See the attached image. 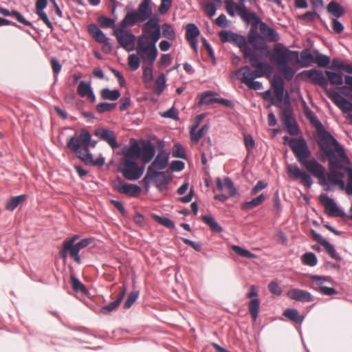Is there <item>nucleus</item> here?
<instances>
[{"label": "nucleus", "mask_w": 352, "mask_h": 352, "mask_svg": "<svg viewBox=\"0 0 352 352\" xmlns=\"http://www.w3.org/2000/svg\"><path fill=\"white\" fill-rule=\"evenodd\" d=\"M323 153L328 158L329 170L322 182L324 190L330 192L338 187L348 195H352V162L344 146L326 148Z\"/></svg>", "instance_id": "f257e3e1"}, {"label": "nucleus", "mask_w": 352, "mask_h": 352, "mask_svg": "<svg viewBox=\"0 0 352 352\" xmlns=\"http://www.w3.org/2000/svg\"><path fill=\"white\" fill-rule=\"evenodd\" d=\"M297 76L304 81L322 86L326 92L331 96V91L329 89V82L337 86V91L352 100V76L344 75V73L331 69L325 70L324 73L316 68L303 70Z\"/></svg>", "instance_id": "f03ea898"}, {"label": "nucleus", "mask_w": 352, "mask_h": 352, "mask_svg": "<svg viewBox=\"0 0 352 352\" xmlns=\"http://www.w3.org/2000/svg\"><path fill=\"white\" fill-rule=\"evenodd\" d=\"M142 144H139L137 139L132 138L129 144L124 145L118 154H122L124 157H134L140 158L144 164L153 161L156 155L157 146L152 142L151 139H141Z\"/></svg>", "instance_id": "7ed1b4c3"}, {"label": "nucleus", "mask_w": 352, "mask_h": 352, "mask_svg": "<svg viewBox=\"0 0 352 352\" xmlns=\"http://www.w3.org/2000/svg\"><path fill=\"white\" fill-rule=\"evenodd\" d=\"M305 107V116L309 122L314 126L318 133V144L322 150L325 151L326 148L332 149L335 147L343 146L333 135L327 130L316 114L308 107L306 102L303 100Z\"/></svg>", "instance_id": "20e7f679"}, {"label": "nucleus", "mask_w": 352, "mask_h": 352, "mask_svg": "<svg viewBox=\"0 0 352 352\" xmlns=\"http://www.w3.org/2000/svg\"><path fill=\"white\" fill-rule=\"evenodd\" d=\"M305 107V116L309 122L314 126L318 133V144L322 150L325 151L326 148L332 149L335 147L343 146L333 135L327 130L316 114L308 107L306 102L303 100Z\"/></svg>", "instance_id": "39448f33"}, {"label": "nucleus", "mask_w": 352, "mask_h": 352, "mask_svg": "<svg viewBox=\"0 0 352 352\" xmlns=\"http://www.w3.org/2000/svg\"><path fill=\"white\" fill-rule=\"evenodd\" d=\"M246 58L248 59L251 65L255 69L252 70L249 65L242 67L236 72L237 76L241 75L240 78L255 80L263 76L264 74L267 75L271 74L272 66L258 52H254Z\"/></svg>", "instance_id": "423d86ee"}, {"label": "nucleus", "mask_w": 352, "mask_h": 352, "mask_svg": "<svg viewBox=\"0 0 352 352\" xmlns=\"http://www.w3.org/2000/svg\"><path fill=\"white\" fill-rule=\"evenodd\" d=\"M248 38L254 52H264L265 49L269 48L267 42H278L280 36L277 31L267 23L261 28L260 31L256 29H250Z\"/></svg>", "instance_id": "0eeeda50"}, {"label": "nucleus", "mask_w": 352, "mask_h": 352, "mask_svg": "<svg viewBox=\"0 0 352 352\" xmlns=\"http://www.w3.org/2000/svg\"><path fill=\"white\" fill-rule=\"evenodd\" d=\"M258 53L264 58L270 56L272 61L276 63L277 67L289 62L294 64V59H298V51L291 50L282 43H277L272 50L269 47Z\"/></svg>", "instance_id": "6e6552de"}, {"label": "nucleus", "mask_w": 352, "mask_h": 352, "mask_svg": "<svg viewBox=\"0 0 352 352\" xmlns=\"http://www.w3.org/2000/svg\"><path fill=\"white\" fill-rule=\"evenodd\" d=\"M218 35L222 43H229L238 47L245 58L254 53V49L250 44L248 33L245 36L231 30L223 29L219 32Z\"/></svg>", "instance_id": "1a4fd4ad"}, {"label": "nucleus", "mask_w": 352, "mask_h": 352, "mask_svg": "<svg viewBox=\"0 0 352 352\" xmlns=\"http://www.w3.org/2000/svg\"><path fill=\"white\" fill-rule=\"evenodd\" d=\"M152 0H141L136 10L131 6H126L124 21L131 25H137L147 21L151 16L153 11Z\"/></svg>", "instance_id": "9d476101"}, {"label": "nucleus", "mask_w": 352, "mask_h": 352, "mask_svg": "<svg viewBox=\"0 0 352 352\" xmlns=\"http://www.w3.org/2000/svg\"><path fill=\"white\" fill-rule=\"evenodd\" d=\"M133 26L134 25L128 22L124 23L123 19L118 25L116 29L113 30V35L116 36L119 45L128 52L133 51L135 47L137 36L128 28Z\"/></svg>", "instance_id": "9b49d317"}, {"label": "nucleus", "mask_w": 352, "mask_h": 352, "mask_svg": "<svg viewBox=\"0 0 352 352\" xmlns=\"http://www.w3.org/2000/svg\"><path fill=\"white\" fill-rule=\"evenodd\" d=\"M144 162L140 166L134 157H124V160L118 165V170L123 177L129 181H137L144 174L145 170Z\"/></svg>", "instance_id": "f8f14e48"}, {"label": "nucleus", "mask_w": 352, "mask_h": 352, "mask_svg": "<svg viewBox=\"0 0 352 352\" xmlns=\"http://www.w3.org/2000/svg\"><path fill=\"white\" fill-rule=\"evenodd\" d=\"M66 146L87 166L102 167L105 164L106 160L102 154H100L96 159H94L92 153L84 155L81 147L78 146V144H76L73 140L70 143L66 142Z\"/></svg>", "instance_id": "ddd939ff"}, {"label": "nucleus", "mask_w": 352, "mask_h": 352, "mask_svg": "<svg viewBox=\"0 0 352 352\" xmlns=\"http://www.w3.org/2000/svg\"><path fill=\"white\" fill-rule=\"evenodd\" d=\"M310 234L313 240L319 244L313 245V250L316 252H320L321 248L320 245H322L331 258L338 261H340L343 259L340 253H338L336 250L335 246L327 239L324 238L320 233H318L314 229L311 228Z\"/></svg>", "instance_id": "4468645a"}, {"label": "nucleus", "mask_w": 352, "mask_h": 352, "mask_svg": "<svg viewBox=\"0 0 352 352\" xmlns=\"http://www.w3.org/2000/svg\"><path fill=\"white\" fill-rule=\"evenodd\" d=\"M292 142V152L298 162L306 166L310 161L308 158L311 154L306 140L301 135L300 138H293Z\"/></svg>", "instance_id": "2eb2a0df"}, {"label": "nucleus", "mask_w": 352, "mask_h": 352, "mask_svg": "<svg viewBox=\"0 0 352 352\" xmlns=\"http://www.w3.org/2000/svg\"><path fill=\"white\" fill-rule=\"evenodd\" d=\"M319 200L324 206L325 213L329 217L349 218L346 212L338 205L333 198L330 197L327 193H321Z\"/></svg>", "instance_id": "dca6fc26"}, {"label": "nucleus", "mask_w": 352, "mask_h": 352, "mask_svg": "<svg viewBox=\"0 0 352 352\" xmlns=\"http://www.w3.org/2000/svg\"><path fill=\"white\" fill-rule=\"evenodd\" d=\"M111 185L118 192L132 197H138L142 190L139 185L126 183L120 176H117L114 180H112Z\"/></svg>", "instance_id": "f3484780"}, {"label": "nucleus", "mask_w": 352, "mask_h": 352, "mask_svg": "<svg viewBox=\"0 0 352 352\" xmlns=\"http://www.w3.org/2000/svg\"><path fill=\"white\" fill-rule=\"evenodd\" d=\"M157 43H138L137 53L140 55L144 63L147 62L148 67H153L158 56Z\"/></svg>", "instance_id": "a211bd4d"}, {"label": "nucleus", "mask_w": 352, "mask_h": 352, "mask_svg": "<svg viewBox=\"0 0 352 352\" xmlns=\"http://www.w3.org/2000/svg\"><path fill=\"white\" fill-rule=\"evenodd\" d=\"M144 30L147 34L140 35L138 43H157L162 37L161 28L151 23L149 21H145Z\"/></svg>", "instance_id": "6ab92c4d"}, {"label": "nucleus", "mask_w": 352, "mask_h": 352, "mask_svg": "<svg viewBox=\"0 0 352 352\" xmlns=\"http://www.w3.org/2000/svg\"><path fill=\"white\" fill-rule=\"evenodd\" d=\"M288 175L294 179H300V184L308 188H310L313 184L311 175L301 170L296 164H289L287 166Z\"/></svg>", "instance_id": "aec40b11"}, {"label": "nucleus", "mask_w": 352, "mask_h": 352, "mask_svg": "<svg viewBox=\"0 0 352 352\" xmlns=\"http://www.w3.org/2000/svg\"><path fill=\"white\" fill-rule=\"evenodd\" d=\"M94 135L100 140L106 142L113 149L118 148L120 146L115 132L110 129L96 128L94 131Z\"/></svg>", "instance_id": "412c9836"}, {"label": "nucleus", "mask_w": 352, "mask_h": 352, "mask_svg": "<svg viewBox=\"0 0 352 352\" xmlns=\"http://www.w3.org/2000/svg\"><path fill=\"white\" fill-rule=\"evenodd\" d=\"M170 153H157L151 164L148 166L147 170L152 173L156 172H163L162 170L166 168L169 164Z\"/></svg>", "instance_id": "4be33fe9"}, {"label": "nucleus", "mask_w": 352, "mask_h": 352, "mask_svg": "<svg viewBox=\"0 0 352 352\" xmlns=\"http://www.w3.org/2000/svg\"><path fill=\"white\" fill-rule=\"evenodd\" d=\"M72 140H74L76 144L85 143L93 148H95L98 144V140L93 139L91 133L85 128L79 130L78 135L75 133L67 138V142L70 143L72 142Z\"/></svg>", "instance_id": "5701e85b"}, {"label": "nucleus", "mask_w": 352, "mask_h": 352, "mask_svg": "<svg viewBox=\"0 0 352 352\" xmlns=\"http://www.w3.org/2000/svg\"><path fill=\"white\" fill-rule=\"evenodd\" d=\"M338 91L331 92V99L333 103L342 111L343 113L349 114L352 118V102L342 96Z\"/></svg>", "instance_id": "b1692460"}, {"label": "nucleus", "mask_w": 352, "mask_h": 352, "mask_svg": "<svg viewBox=\"0 0 352 352\" xmlns=\"http://www.w3.org/2000/svg\"><path fill=\"white\" fill-rule=\"evenodd\" d=\"M307 169L311 173V175L318 179V184L322 186V182L325 179L327 173L325 167L318 160L314 158L306 166Z\"/></svg>", "instance_id": "393cba45"}, {"label": "nucleus", "mask_w": 352, "mask_h": 352, "mask_svg": "<svg viewBox=\"0 0 352 352\" xmlns=\"http://www.w3.org/2000/svg\"><path fill=\"white\" fill-rule=\"evenodd\" d=\"M286 295L289 298L300 302H310L314 299L311 292L296 287L289 289Z\"/></svg>", "instance_id": "a878e982"}, {"label": "nucleus", "mask_w": 352, "mask_h": 352, "mask_svg": "<svg viewBox=\"0 0 352 352\" xmlns=\"http://www.w3.org/2000/svg\"><path fill=\"white\" fill-rule=\"evenodd\" d=\"M94 241L93 237L84 238L78 241L74 246L68 252L70 257L78 264L82 263V259L80 255V251L87 247Z\"/></svg>", "instance_id": "bb28decb"}, {"label": "nucleus", "mask_w": 352, "mask_h": 352, "mask_svg": "<svg viewBox=\"0 0 352 352\" xmlns=\"http://www.w3.org/2000/svg\"><path fill=\"white\" fill-rule=\"evenodd\" d=\"M80 238V235L76 234L63 241L58 254L60 258L63 261L64 263H66L67 261L68 252L74 246Z\"/></svg>", "instance_id": "cd10ccee"}, {"label": "nucleus", "mask_w": 352, "mask_h": 352, "mask_svg": "<svg viewBox=\"0 0 352 352\" xmlns=\"http://www.w3.org/2000/svg\"><path fill=\"white\" fill-rule=\"evenodd\" d=\"M315 57L309 48L298 52V59H294V63H299L301 67H309L314 63Z\"/></svg>", "instance_id": "c85d7f7f"}, {"label": "nucleus", "mask_w": 352, "mask_h": 352, "mask_svg": "<svg viewBox=\"0 0 352 352\" xmlns=\"http://www.w3.org/2000/svg\"><path fill=\"white\" fill-rule=\"evenodd\" d=\"M153 175H156L154 184L160 192H162L172 179V176L168 170L165 172H156L155 173H153Z\"/></svg>", "instance_id": "c756f323"}, {"label": "nucleus", "mask_w": 352, "mask_h": 352, "mask_svg": "<svg viewBox=\"0 0 352 352\" xmlns=\"http://www.w3.org/2000/svg\"><path fill=\"white\" fill-rule=\"evenodd\" d=\"M219 94L211 90L205 91L199 95L198 106L201 107L204 104H213L217 103L218 96Z\"/></svg>", "instance_id": "7c9ffc66"}, {"label": "nucleus", "mask_w": 352, "mask_h": 352, "mask_svg": "<svg viewBox=\"0 0 352 352\" xmlns=\"http://www.w3.org/2000/svg\"><path fill=\"white\" fill-rule=\"evenodd\" d=\"M275 96L277 98L276 100V107H281L285 105V107H290L291 104V92L287 91L285 88L282 89L274 90Z\"/></svg>", "instance_id": "2f4dec72"}, {"label": "nucleus", "mask_w": 352, "mask_h": 352, "mask_svg": "<svg viewBox=\"0 0 352 352\" xmlns=\"http://www.w3.org/2000/svg\"><path fill=\"white\" fill-rule=\"evenodd\" d=\"M216 184L219 190H222L223 187H225L228 190L230 197H234L238 193V189L235 187L232 179L230 177L224 178L223 184L220 177H217Z\"/></svg>", "instance_id": "473e14b6"}, {"label": "nucleus", "mask_w": 352, "mask_h": 352, "mask_svg": "<svg viewBox=\"0 0 352 352\" xmlns=\"http://www.w3.org/2000/svg\"><path fill=\"white\" fill-rule=\"evenodd\" d=\"M87 31L90 36L98 43H102L109 40V38L95 23H91L87 26Z\"/></svg>", "instance_id": "72a5a7b5"}, {"label": "nucleus", "mask_w": 352, "mask_h": 352, "mask_svg": "<svg viewBox=\"0 0 352 352\" xmlns=\"http://www.w3.org/2000/svg\"><path fill=\"white\" fill-rule=\"evenodd\" d=\"M28 195L26 194H21L16 196H12L6 201L5 208L6 210L12 212L18 206L27 201Z\"/></svg>", "instance_id": "f704fd0d"}, {"label": "nucleus", "mask_w": 352, "mask_h": 352, "mask_svg": "<svg viewBox=\"0 0 352 352\" xmlns=\"http://www.w3.org/2000/svg\"><path fill=\"white\" fill-rule=\"evenodd\" d=\"M327 12L333 16V19H339L345 14V9L336 1H331L326 7Z\"/></svg>", "instance_id": "c9c22d12"}, {"label": "nucleus", "mask_w": 352, "mask_h": 352, "mask_svg": "<svg viewBox=\"0 0 352 352\" xmlns=\"http://www.w3.org/2000/svg\"><path fill=\"white\" fill-rule=\"evenodd\" d=\"M283 315L289 320L298 324H301L305 318V316H301L299 311L296 308L285 309Z\"/></svg>", "instance_id": "e433bc0d"}, {"label": "nucleus", "mask_w": 352, "mask_h": 352, "mask_svg": "<svg viewBox=\"0 0 352 352\" xmlns=\"http://www.w3.org/2000/svg\"><path fill=\"white\" fill-rule=\"evenodd\" d=\"M201 220L209 226L210 230L214 233H220L223 230L221 225L211 214L202 215Z\"/></svg>", "instance_id": "4c0bfd02"}, {"label": "nucleus", "mask_w": 352, "mask_h": 352, "mask_svg": "<svg viewBox=\"0 0 352 352\" xmlns=\"http://www.w3.org/2000/svg\"><path fill=\"white\" fill-rule=\"evenodd\" d=\"M100 96L104 100L116 101L120 98L121 92L118 89L105 87L100 91Z\"/></svg>", "instance_id": "58836bf2"}, {"label": "nucleus", "mask_w": 352, "mask_h": 352, "mask_svg": "<svg viewBox=\"0 0 352 352\" xmlns=\"http://www.w3.org/2000/svg\"><path fill=\"white\" fill-rule=\"evenodd\" d=\"M70 282L72 289L75 292H80L82 294L86 296L89 294V289L74 274L70 275Z\"/></svg>", "instance_id": "ea45409f"}, {"label": "nucleus", "mask_w": 352, "mask_h": 352, "mask_svg": "<svg viewBox=\"0 0 352 352\" xmlns=\"http://www.w3.org/2000/svg\"><path fill=\"white\" fill-rule=\"evenodd\" d=\"M210 125L209 122L205 123L198 131L190 129V137L192 142L197 143L208 132Z\"/></svg>", "instance_id": "a19ab883"}, {"label": "nucleus", "mask_w": 352, "mask_h": 352, "mask_svg": "<svg viewBox=\"0 0 352 352\" xmlns=\"http://www.w3.org/2000/svg\"><path fill=\"white\" fill-rule=\"evenodd\" d=\"M316 57L314 59V63L317 64L319 67L329 68L330 67L331 58L329 56L321 53L318 50L314 51Z\"/></svg>", "instance_id": "79ce46f5"}, {"label": "nucleus", "mask_w": 352, "mask_h": 352, "mask_svg": "<svg viewBox=\"0 0 352 352\" xmlns=\"http://www.w3.org/2000/svg\"><path fill=\"white\" fill-rule=\"evenodd\" d=\"M166 76L164 73L160 74L153 86V92L157 96H160L166 88Z\"/></svg>", "instance_id": "37998d69"}, {"label": "nucleus", "mask_w": 352, "mask_h": 352, "mask_svg": "<svg viewBox=\"0 0 352 352\" xmlns=\"http://www.w3.org/2000/svg\"><path fill=\"white\" fill-rule=\"evenodd\" d=\"M151 218L157 223L163 226L164 227L173 230L175 228V223L173 220L171 219L165 217V216H160L159 214L153 213L151 214Z\"/></svg>", "instance_id": "c03bdc74"}, {"label": "nucleus", "mask_w": 352, "mask_h": 352, "mask_svg": "<svg viewBox=\"0 0 352 352\" xmlns=\"http://www.w3.org/2000/svg\"><path fill=\"white\" fill-rule=\"evenodd\" d=\"M261 300L259 298H254L250 300L248 304V310L252 316L253 322H256L258 319L260 310Z\"/></svg>", "instance_id": "a18cd8bd"}, {"label": "nucleus", "mask_w": 352, "mask_h": 352, "mask_svg": "<svg viewBox=\"0 0 352 352\" xmlns=\"http://www.w3.org/2000/svg\"><path fill=\"white\" fill-rule=\"evenodd\" d=\"M186 30V39H196L198 38L201 34L200 30L197 25L194 23H189L184 27Z\"/></svg>", "instance_id": "49530a36"}, {"label": "nucleus", "mask_w": 352, "mask_h": 352, "mask_svg": "<svg viewBox=\"0 0 352 352\" xmlns=\"http://www.w3.org/2000/svg\"><path fill=\"white\" fill-rule=\"evenodd\" d=\"M173 157L186 160L188 155L184 146L179 143L176 142L172 147L171 152H170Z\"/></svg>", "instance_id": "de8ad7c7"}, {"label": "nucleus", "mask_w": 352, "mask_h": 352, "mask_svg": "<svg viewBox=\"0 0 352 352\" xmlns=\"http://www.w3.org/2000/svg\"><path fill=\"white\" fill-rule=\"evenodd\" d=\"M232 250L236 255L246 258L253 259L257 257L255 254L252 253L248 249L238 245H233Z\"/></svg>", "instance_id": "09e8293b"}, {"label": "nucleus", "mask_w": 352, "mask_h": 352, "mask_svg": "<svg viewBox=\"0 0 352 352\" xmlns=\"http://www.w3.org/2000/svg\"><path fill=\"white\" fill-rule=\"evenodd\" d=\"M100 27L104 29L113 28L116 30L118 25L116 24V19H111L105 15H100L97 19Z\"/></svg>", "instance_id": "8fccbe9b"}, {"label": "nucleus", "mask_w": 352, "mask_h": 352, "mask_svg": "<svg viewBox=\"0 0 352 352\" xmlns=\"http://www.w3.org/2000/svg\"><path fill=\"white\" fill-rule=\"evenodd\" d=\"M285 107V109L280 113V119L283 126H286V124L295 119L292 106Z\"/></svg>", "instance_id": "3c124183"}, {"label": "nucleus", "mask_w": 352, "mask_h": 352, "mask_svg": "<svg viewBox=\"0 0 352 352\" xmlns=\"http://www.w3.org/2000/svg\"><path fill=\"white\" fill-rule=\"evenodd\" d=\"M162 36L170 41H174L176 38V33L173 26L167 23H163L161 28Z\"/></svg>", "instance_id": "603ef678"}, {"label": "nucleus", "mask_w": 352, "mask_h": 352, "mask_svg": "<svg viewBox=\"0 0 352 352\" xmlns=\"http://www.w3.org/2000/svg\"><path fill=\"white\" fill-rule=\"evenodd\" d=\"M117 107L116 102H100L96 106V110L98 113L102 114L105 112H111Z\"/></svg>", "instance_id": "864d4df0"}, {"label": "nucleus", "mask_w": 352, "mask_h": 352, "mask_svg": "<svg viewBox=\"0 0 352 352\" xmlns=\"http://www.w3.org/2000/svg\"><path fill=\"white\" fill-rule=\"evenodd\" d=\"M302 262L304 265L314 267L318 263V257L314 252H307L302 255Z\"/></svg>", "instance_id": "5fc2aeb1"}, {"label": "nucleus", "mask_w": 352, "mask_h": 352, "mask_svg": "<svg viewBox=\"0 0 352 352\" xmlns=\"http://www.w3.org/2000/svg\"><path fill=\"white\" fill-rule=\"evenodd\" d=\"M121 302L122 301L116 298V299L112 302H110L107 305L101 307L99 309V312L104 315H109L113 311L116 310L120 305Z\"/></svg>", "instance_id": "6e6d98bb"}, {"label": "nucleus", "mask_w": 352, "mask_h": 352, "mask_svg": "<svg viewBox=\"0 0 352 352\" xmlns=\"http://www.w3.org/2000/svg\"><path fill=\"white\" fill-rule=\"evenodd\" d=\"M93 90L90 81L80 80L79 82L77 92L82 97H86Z\"/></svg>", "instance_id": "4d7b16f0"}, {"label": "nucleus", "mask_w": 352, "mask_h": 352, "mask_svg": "<svg viewBox=\"0 0 352 352\" xmlns=\"http://www.w3.org/2000/svg\"><path fill=\"white\" fill-rule=\"evenodd\" d=\"M139 296L140 292L138 290H134L130 292L128 294L125 301L124 302L123 308L124 309H130L133 306V305L137 301Z\"/></svg>", "instance_id": "13d9d810"}, {"label": "nucleus", "mask_w": 352, "mask_h": 352, "mask_svg": "<svg viewBox=\"0 0 352 352\" xmlns=\"http://www.w3.org/2000/svg\"><path fill=\"white\" fill-rule=\"evenodd\" d=\"M283 75V76L287 80H290L294 78L296 70L293 69L288 63L277 67Z\"/></svg>", "instance_id": "bf43d9fd"}, {"label": "nucleus", "mask_w": 352, "mask_h": 352, "mask_svg": "<svg viewBox=\"0 0 352 352\" xmlns=\"http://www.w3.org/2000/svg\"><path fill=\"white\" fill-rule=\"evenodd\" d=\"M252 12H253L247 9L245 6H239V16L247 24L251 23L253 20L252 17Z\"/></svg>", "instance_id": "052dcab7"}, {"label": "nucleus", "mask_w": 352, "mask_h": 352, "mask_svg": "<svg viewBox=\"0 0 352 352\" xmlns=\"http://www.w3.org/2000/svg\"><path fill=\"white\" fill-rule=\"evenodd\" d=\"M155 177V175H153L152 173L146 170V173L144 177L141 180V183L143 185L146 193H148L149 192L151 184L152 182L154 183Z\"/></svg>", "instance_id": "680f3d73"}, {"label": "nucleus", "mask_w": 352, "mask_h": 352, "mask_svg": "<svg viewBox=\"0 0 352 352\" xmlns=\"http://www.w3.org/2000/svg\"><path fill=\"white\" fill-rule=\"evenodd\" d=\"M141 64V59L137 54H131L128 56V65L131 71L134 72L138 69Z\"/></svg>", "instance_id": "e2e57ef3"}, {"label": "nucleus", "mask_w": 352, "mask_h": 352, "mask_svg": "<svg viewBox=\"0 0 352 352\" xmlns=\"http://www.w3.org/2000/svg\"><path fill=\"white\" fill-rule=\"evenodd\" d=\"M239 79L250 89L258 91L263 88V84L260 81L243 78H239Z\"/></svg>", "instance_id": "0e129e2a"}, {"label": "nucleus", "mask_w": 352, "mask_h": 352, "mask_svg": "<svg viewBox=\"0 0 352 352\" xmlns=\"http://www.w3.org/2000/svg\"><path fill=\"white\" fill-rule=\"evenodd\" d=\"M286 130L292 135H297L300 132V126L296 119L290 121L286 126H283Z\"/></svg>", "instance_id": "69168bd1"}, {"label": "nucleus", "mask_w": 352, "mask_h": 352, "mask_svg": "<svg viewBox=\"0 0 352 352\" xmlns=\"http://www.w3.org/2000/svg\"><path fill=\"white\" fill-rule=\"evenodd\" d=\"M160 116L164 118H169L177 121L179 120V111L175 106L171 107L166 111L160 113Z\"/></svg>", "instance_id": "338daca9"}, {"label": "nucleus", "mask_w": 352, "mask_h": 352, "mask_svg": "<svg viewBox=\"0 0 352 352\" xmlns=\"http://www.w3.org/2000/svg\"><path fill=\"white\" fill-rule=\"evenodd\" d=\"M243 142L248 153H250L256 146L255 140L253 136L250 134L243 135Z\"/></svg>", "instance_id": "774afa93"}]
</instances>
